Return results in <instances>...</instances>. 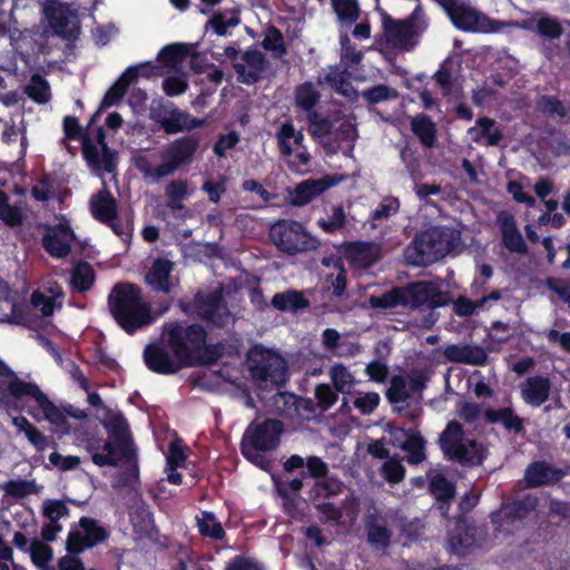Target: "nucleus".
Returning <instances> with one entry per match:
<instances>
[{
    "instance_id": "a211bd4d",
    "label": "nucleus",
    "mask_w": 570,
    "mask_h": 570,
    "mask_svg": "<svg viewBox=\"0 0 570 570\" xmlns=\"http://www.w3.org/2000/svg\"><path fill=\"white\" fill-rule=\"evenodd\" d=\"M564 475L563 469L557 468L546 460H535L525 468L523 481L527 489H537L556 485Z\"/></svg>"
},
{
    "instance_id": "37998d69",
    "label": "nucleus",
    "mask_w": 570,
    "mask_h": 570,
    "mask_svg": "<svg viewBox=\"0 0 570 570\" xmlns=\"http://www.w3.org/2000/svg\"><path fill=\"white\" fill-rule=\"evenodd\" d=\"M320 92L311 82L299 85L295 90V104L298 108L311 114L320 100Z\"/></svg>"
},
{
    "instance_id": "774afa93",
    "label": "nucleus",
    "mask_w": 570,
    "mask_h": 570,
    "mask_svg": "<svg viewBox=\"0 0 570 570\" xmlns=\"http://www.w3.org/2000/svg\"><path fill=\"white\" fill-rule=\"evenodd\" d=\"M546 286L570 306V281L559 277H549L546 281Z\"/></svg>"
},
{
    "instance_id": "2f4dec72",
    "label": "nucleus",
    "mask_w": 570,
    "mask_h": 570,
    "mask_svg": "<svg viewBox=\"0 0 570 570\" xmlns=\"http://www.w3.org/2000/svg\"><path fill=\"white\" fill-rule=\"evenodd\" d=\"M272 306L281 312H298L309 306L304 294L296 289L276 293L271 302Z\"/></svg>"
},
{
    "instance_id": "de8ad7c7",
    "label": "nucleus",
    "mask_w": 570,
    "mask_h": 570,
    "mask_svg": "<svg viewBox=\"0 0 570 570\" xmlns=\"http://www.w3.org/2000/svg\"><path fill=\"white\" fill-rule=\"evenodd\" d=\"M198 530L203 537L214 540H222L226 534L222 523L210 511L203 512V518L198 520Z\"/></svg>"
},
{
    "instance_id": "09e8293b",
    "label": "nucleus",
    "mask_w": 570,
    "mask_h": 570,
    "mask_svg": "<svg viewBox=\"0 0 570 570\" xmlns=\"http://www.w3.org/2000/svg\"><path fill=\"white\" fill-rule=\"evenodd\" d=\"M30 556L33 564L40 570H56L49 564L53 557L52 548L40 541H33L30 547Z\"/></svg>"
},
{
    "instance_id": "4be33fe9",
    "label": "nucleus",
    "mask_w": 570,
    "mask_h": 570,
    "mask_svg": "<svg viewBox=\"0 0 570 570\" xmlns=\"http://www.w3.org/2000/svg\"><path fill=\"white\" fill-rule=\"evenodd\" d=\"M75 233L68 224H57L42 236L41 244L45 250L55 258H65L71 252L70 240Z\"/></svg>"
},
{
    "instance_id": "ddd939ff",
    "label": "nucleus",
    "mask_w": 570,
    "mask_h": 570,
    "mask_svg": "<svg viewBox=\"0 0 570 570\" xmlns=\"http://www.w3.org/2000/svg\"><path fill=\"white\" fill-rule=\"evenodd\" d=\"M534 510V503L527 500L504 502L490 515L494 531L503 534H513L524 525V521Z\"/></svg>"
},
{
    "instance_id": "2eb2a0df",
    "label": "nucleus",
    "mask_w": 570,
    "mask_h": 570,
    "mask_svg": "<svg viewBox=\"0 0 570 570\" xmlns=\"http://www.w3.org/2000/svg\"><path fill=\"white\" fill-rule=\"evenodd\" d=\"M421 12L417 7L409 20H395L387 13L382 12L383 37L387 45L395 49L410 50L416 45L419 30L414 24V20Z\"/></svg>"
},
{
    "instance_id": "cd10ccee",
    "label": "nucleus",
    "mask_w": 570,
    "mask_h": 570,
    "mask_svg": "<svg viewBox=\"0 0 570 570\" xmlns=\"http://www.w3.org/2000/svg\"><path fill=\"white\" fill-rule=\"evenodd\" d=\"M483 419L487 424L500 423L505 431L514 434H520L524 431L523 419L511 406L497 410L488 407L483 411Z\"/></svg>"
},
{
    "instance_id": "72a5a7b5",
    "label": "nucleus",
    "mask_w": 570,
    "mask_h": 570,
    "mask_svg": "<svg viewBox=\"0 0 570 570\" xmlns=\"http://www.w3.org/2000/svg\"><path fill=\"white\" fill-rule=\"evenodd\" d=\"M12 424L18 429L19 432L26 435L29 443L35 446L37 452L42 453L50 445L49 439L31 422H29L26 416L19 415L13 417Z\"/></svg>"
},
{
    "instance_id": "9d476101",
    "label": "nucleus",
    "mask_w": 570,
    "mask_h": 570,
    "mask_svg": "<svg viewBox=\"0 0 570 570\" xmlns=\"http://www.w3.org/2000/svg\"><path fill=\"white\" fill-rule=\"evenodd\" d=\"M12 380L8 383V391L16 400H21L24 396L32 397L39 409L42 411L45 419L57 428V431L62 435L71 433V425L65 419L60 409L43 393L35 382H26L19 379L16 374L11 376Z\"/></svg>"
},
{
    "instance_id": "5fc2aeb1",
    "label": "nucleus",
    "mask_w": 570,
    "mask_h": 570,
    "mask_svg": "<svg viewBox=\"0 0 570 570\" xmlns=\"http://www.w3.org/2000/svg\"><path fill=\"white\" fill-rule=\"evenodd\" d=\"M476 125L480 127L479 136L487 139V146H497L503 138L502 131L495 127V121L489 117H479Z\"/></svg>"
},
{
    "instance_id": "c85d7f7f",
    "label": "nucleus",
    "mask_w": 570,
    "mask_h": 570,
    "mask_svg": "<svg viewBox=\"0 0 570 570\" xmlns=\"http://www.w3.org/2000/svg\"><path fill=\"white\" fill-rule=\"evenodd\" d=\"M92 217L99 223H108L118 214L116 198L107 189H101L94 194L89 202Z\"/></svg>"
},
{
    "instance_id": "4c0bfd02",
    "label": "nucleus",
    "mask_w": 570,
    "mask_h": 570,
    "mask_svg": "<svg viewBox=\"0 0 570 570\" xmlns=\"http://www.w3.org/2000/svg\"><path fill=\"white\" fill-rule=\"evenodd\" d=\"M224 351L223 343L207 344V341H205L203 346L194 354L187 367L214 365L223 357Z\"/></svg>"
},
{
    "instance_id": "6e6552de",
    "label": "nucleus",
    "mask_w": 570,
    "mask_h": 570,
    "mask_svg": "<svg viewBox=\"0 0 570 570\" xmlns=\"http://www.w3.org/2000/svg\"><path fill=\"white\" fill-rule=\"evenodd\" d=\"M269 238L275 247L287 255L315 250L320 246L316 237L296 220L279 219L269 228Z\"/></svg>"
},
{
    "instance_id": "dca6fc26",
    "label": "nucleus",
    "mask_w": 570,
    "mask_h": 570,
    "mask_svg": "<svg viewBox=\"0 0 570 570\" xmlns=\"http://www.w3.org/2000/svg\"><path fill=\"white\" fill-rule=\"evenodd\" d=\"M199 53L195 46L184 42H175L165 46L157 55L158 68L169 71H184L186 68L197 69L196 62Z\"/></svg>"
},
{
    "instance_id": "c9c22d12",
    "label": "nucleus",
    "mask_w": 570,
    "mask_h": 570,
    "mask_svg": "<svg viewBox=\"0 0 570 570\" xmlns=\"http://www.w3.org/2000/svg\"><path fill=\"white\" fill-rule=\"evenodd\" d=\"M0 489L4 492L6 497L19 500L31 494H39L42 490V485L37 484L36 480L19 478L0 484Z\"/></svg>"
},
{
    "instance_id": "864d4df0",
    "label": "nucleus",
    "mask_w": 570,
    "mask_h": 570,
    "mask_svg": "<svg viewBox=\"0 0 570 570\" xmlns=\"http://www.w3.org/2000/svg\"><path fill=\"white\" fill-rule=\"evenodd\" d=\"M347 219L342 206L333 207L332 214L327 218H320L317 226L327 234H335L346 226Z\"/></svg>"
},
{
    "instance_id": "c03bdc74",
    "label": "nucleus",
    "mask_w": 570,
    "mask_h": 570,
    "mask_svg": "<svg viewBox=\"0 0 570 570\" xmlns=\"http://www.w3.org/2000/svg\"><path fill=\"white\" fill-rule=\"evenodd\" d=\"M101 451L106 453H95L92 455V463L99 468L117 466L121 458V453L114 440H105L101 443Z\"/></svg>"
},
{
    "instance_id": "f704fd0d",
    "label": "nucleus",
    "mask_w": 570,
    "mask_h": 570,
    "mask_svg": "<svg viewBox=\"0 0 570 570\" xmlns=\"http://www.w3.org/2000/svg\"><path fill=\"white\" fill-rule=\"evenodd\" d=\"M411 129L424 147L432 148L435 145L436 126L429 115L421 114L414 117Z\"/></svg>"
},
{
    "instance_id": "7c9ffc66",
    "label": "nucleus",
    "mask_w": 570,
    "mask_h": 570,
    "mask_svg": "<svg viewBox=\"0 0 570 570\" xmlns=\"http://www.w3.org/2000/svg\"><path fill=\"white\" fill-rule=\"evenodd\" d=\"M275 137L277 140L278 151L282 158H289L293 156L291 139H293V142L298 147V149H303V147H305L303 145V132L301 130L296 131L293 122L289 120L281 125Z\"/></svg>"
},
{
    "instance_id": "20e7f679",
    "label": "nucleus",
    "mask_w": 570,
    "mask_h": 570,
    "mask_svg": "<svg viewBox=\"0 0 570 570\" xmlns=\"http://www.w3.org/2000/svg\"><path fill=\"white\" fill-rule=\"evenodd\" d=\"M444 458L463 468L482 465L488 456V449L474 439H466L463 425L450 421L439 438Z\"/></svg>"
},
{
    "instance_id": "bb28decb",
    "label": "nucleus",
    "mask_w": 570,
    "mask_h": 570,
    "mask_svg": "<svg viewBox=\"0 0 570 570\" xmlns=\"http://www.w3.org/2000/svg\"><path fill=\"white\" fill-rule=\"evenodd\" d=\"M171 272L173 263L169 259L157 258L145 275V282L154 292L169 294L173 288L169 279Z\"/></svg>"
},
{
    "instance_id": "49530a36",
    "label": "nucleus",
    "mask_w": 570,
    "mask_h": 570,
    "mask_svg": "<svg viewBox=\"0 0 570 570\" xmlns=\"http://www.w3.org/2000/svg\"><path fill=\"white\" fill-rule=\"evenodd\" d=\"M24 216L20 207L9 204L8 195L0 190V220L14 228L23 224Z\"/></svg>"
},
{
    "instance_id": "39448f33",
    "label": "nucleus",
    "mask_w": 570,
    "mask_h": 570,
    "mask_svg": "<svg viewBox=\"0 0 570 570\" xmlns=\"http://www.w3.org/2000/svg\"><path fill=\"white\" fill-rule=\"evenodd\" d=\"M208 333L203 325L185 321L165 323L163 338L173 355L186 367L194 354L207 341Z\"/></svg>"
},
{
    "instance_id": "4d7b16f0",
    "label": "nucleus",
    "mask_w": 570,
    "mask_h": 570,
    "mask_svg": "<svg viewBox=\"0 0 570 570\" xmlns=\"http://www.w3.org/2000/svg\"><path fill=\"white\" fill-rule=\"evenodd\" d=\"M306 118L308 131L312 136L323 138L332 132L333 122L328 118L322 117L317 111L307 114Z\"/></svg>"
},
{
    "instance_id": "bf43d9fd",
    "label": "nucleus",
    "mask_w": 570,
    "mask_h": 570,
    "mask_svg": "<svg viewBox=\"0 0 570 570\" xmlns=\"http://www.w3.org/2000/svg\"><path fill=\"white\" fill-rule=\"evenodd\" d=\"M342 492L341 483L334 480H318L311 491L313 500L330 499Z\"/></svg>"
},
{
    "instance_id": "f257e3e1",
    "label": "nucleus",
    "mask_w": 570,
    "mask_h": 570,
    "mask_svg": "<svg viewBox=\"0 0 570 570\" xmlns=\"http://www.w3.org/2000/svg\"><path fill=\"white\" fill-rule=\"evenodd\" d=\"M375 309H393L402 307L407 311H417L422 307L435 309L453 304V312L461 317L471 316L476 308L483 306L484 299L472 301L460 295L455 301L449 291H442L432 281H414L403 286H393L381 295H372L368 299Z\"/></svg>"
},
{
    "instance_id": "f3484780",
    "label": "nucleus",
    "mask_w": 570,
    "mask_h": 570,
    "mask_svg": "<svg viewBox=\"0 0 570 570\" xmlns=\"http://www.w3.org/2000/svg\"><path fill=\"white\" fill-rule=\"evenodd\" d=\"M101 425L107 431L109 439L114 440L117 444L121 458L126 462H136L137 450L125 415L121 412L111 414L108 419L101 421Z\"/></svg>"
},
{
    "instance_id": "393cba45",
    "label": "nucleus",
    "mask_w": 570,
    "mask_h": 570,
    "mask_svg": "<svg viewBox=\"0 0 570 570\" xmlns=\"http://www.w3.org/2000/svg\"><path fill=\"white\" fill-rule=\"evenodd\" d=\"M50 23L55 32L66 39H76L79 35V18L76 10L60 4L50 14Z\"/></svg>"
},
{
    "instance_id": "b1692460",
    "label": "nucleus",
    "mask_w": 570,
    "mask_h": 570,
    "mask_svg": "<svg viewBox=\"0 0 570 570\" xmlns=\"http://www.w3.org/2000/svg\"><path fill=\"white\" fill-rule=\"evenodd\" d=\"M552 383L548 376L532 375L521 384V397L523 402L532 407L544 404L551 394Z\"/></svg>"
},
{
    "instance_id": "a878e982",
    "label": "nucleus",
    "mask_w": 570,
    "mask_h": 570,
    "mask_svg": "<svg viewBox=\"0 0 570 570\" xmlns=\"http://www.w3.org/2000/svg\"><path fill=\"white\" fill-rule=\"evenodd\" d=\"M346 256L351 263L360 268H368L381 258V246L373 242L350 243Z\"/></svg>"
},
{
    "instance_id": "603ef678",
    "label": "nucleus",
    "mask_w": 570,
    "mask_h": 570,
    "mask_svg": "<svg viewBox=\"0 0 570 570\" xmlns=\"http://www.w3.org/2000/svg\"><path fill=\"white\" fill-rule=\"evenodd\" d=\"M166 196L168 198V207L171 209H180L181 202L188 196V184L186 180H171L166 186Z\"/></svg>"
},
{
    "instance_id": "3c124183",
    "label": "nucleus",
    "mask_w": 570,
    "mask_h": 570,
    "mask_svg": "<svg viewBox=\"0 0 570 570\" xmlns=\"http://www.w3.org/2000/svg\"><path fill=\"white\" fill-rule=\"evenodd\" d=\"M330 375L334 384V387L337 392H341L343 394L351 392L354 384V377L345 365H333L331 367Z\"/></svg>"
},
{
    "instance_id": "f8f14e48",
    "label": "nucleus",
    "mask_w": 570,
    "mask_h": 570,
    "mask_svg": "<svg viewBox=\"0 0 570 570\" xmlns=\"http://www.w3.org/2000/svg\"><path fill=\"white\" fill-rule=\"evenodd\" d=\"M150 119L159 124L168 135L200 128L205 125L204 119L193 117L189 112L179 109L171 101L159 102L156 106H151Z\"/></svg>"
},
{
    "instance_id": "aec40b11",
    "label": "nucleus",
    "mask_w": 570,
    "mask_h": 570,
    "mask_svg": "<svg viewBox=\"0 0 570 570\" xmlns=\"http://www.w3.org/2000/svg\"><path fill=\"white\" fill-rule=\"evenodd\" d=\"M163 75L164 73H120V77L104 95L97 111L91 116L89 120V126L95 125L106 109L118 105L127 94L130 85H132L139 77L150 78L151 76Z\"/></svg>"
},
{
    "instance_id": "0e129e2a",
    "label": "nucleus",
    "mask_w": 570,
    "mask_h": 570,
    "mask_svg": "<svg viewBox=\"0 0 570 570\" xmlns=\"http://www.w3.org/2000/svg\"><path fill=\"white\" fill-rule=\"evenodd\" d=\"M190 73H174V76L167 77L163 82V89L167 96H178L184 94L187 88L186 76Z\"/></svg>"
},
{
    "instance_id": "1a4fd4ad",
    "label": "nucleus",
    "mask_w": 570,
    "mask_h": 570,
    "mask_svg": "<svg viewBox=\"0 0 570 570\" xmlns=\"http://www.w3.org/2000/svg\"><path fill=\"white\" fill-rule=\"evenodd\" d=\"M283 431V423L276 419H265L261 423L252 422L240 441L243 456L250 462H256L258 459L256 452L272 451L278 446Z\"/></svg>"
},
{
    "instance_id": "ea45409f",
    "label": "nucleus",
    "mask_w": 570,
    "mask_h": 570,
    "mask_svg": "<svg viewBox=\"0 0 570 570\" xmlns=\"http://www.w3.org/2000/svg\"><path fill=\"white\" fill-rule=\"evenodd\" d=\"M429 491L438 502L449 504L455 497L456 488L444 474L436 473L429 482Z\"/></svg>"
},
{
    "instance_id": "4468645a",
    "label": "nucleus",
    "mask_w": 570,
    "mask_h": 570,
    "mask_svg": "<svg viewBox=\"0 0 570 570\" xmlns=\"http://www.w3.org/2000/svg\"><path fill=\"white\" fill-rule=\"evenodd\" d=\"M199 138L196 135H186L175 139L163 154V164L158 165L156 174L169 176L179 168L189 165L199 148Z\"/></svg>"
},
{
    "instance_id": "0eeeda50",
    "label": "nucleus",
    "mask_w": 570,
    "mask_h": 570,
    "mask_svg": "<svg viewBox=\"0 0 570 570\" xmlns=\"http://www.w3.org/2000/svg\"><path fill=\"white\" fill-rule=\"evenodd\" d=\"M179 307L185 314L195 315L218 328L226 326L230 316L222 287L207 292L198 291L193 299L180 301Z\"/></svg>"
},
{
    "instance_id": "338daca9",
    "label": "nucleus",
    "mask_w": 570,
    "mask_h": 570,
    "mask_svg": "<svg viewBox=\"0 0 570 570\" xmlns=\"http://www.w3.org/2000/svg\"><path fill=\"white\" fill-rule=\"evenodd\" d=\"M68 513L69 509L61 500H47L43 503L42 514L49 521L59 523V520Z\"/></svg>"
},
{
    "instance_id": "680f3d73",
    "label": "nucleus",
    "mask_w": 570,
    "mask_h": 570,
    "mask_svg": "<svg viewBox=\"0 0 570 570\" xmlns=\"http://www.w3.org/2000/svg\"><path fill=\"white\" fill-rule=\"evenodd\" d=\"M4 322L32 330L37 320L28 308L13 305L11 314L4 318Z\"/></svg>"
},
{
    "instance_id": "a18cd8bd",
    "label": "nucleus",
    "mask_w": 570,
    "mask_h": 570,
    "mask_svg": "<svg viewBox=\"0 0 570 570\" xmlns=\"http://www.w3.org/2000/svg\"><path fill=\"white\" fill-rule=\"evenodd\" d=\"M26 94L37 104H47L51 97L49 82L41 73H31L30 82L26 87Z\"/></svg>"
},
{
    "instance_id": "79ce46f5",
    "label": "nucleus",
    "mask_w": 570,
    "mask_h": 570,
    "mask_svg": "<svg viewBox=\"0 0 570 570\" xmlns=\"http://www.w3.org/2000/svg\"><path fill=\"white\" fill-rule=\"evenodd\" d=\"M79 527L89 543L90 548L106 541L109 538V531L99 524V521L90 517H81Z\"/></svg>"
},
{
    "instance_id": "052dcab7",
    "label": "nucleus",
    "mask_w": 570,
    "mask_h": 570,
    "mask_svg": "<svg viewBox=\"0 0 570 570\" xmlns=\"http://www.w3.org/2000/svg\"><path fill=\"white\" fill-rule=\"evenodd\" d=\"M315 399L321 411L326 412L336 403L338 395L337 391L333 390L331 385L322 383L315 387Z\"/></svg>"
},
{
    "instance_id": "c756f323",
    "label": "nucleus",
    "mask_w": 570,
    "mask_h": 570,
    "mask_svg": "<svg viewBox=\"0 0 570 570\" xmlns=\"http://www.w3.org/2000/svg\"><path fill=\"white\" fill-rule=\"evenodd\" d=\"M367 542L377 548L386 549L391 544L392 531L376 513H370L364 521Z\"/></svg>"
},
{
    "instance_id": "9b49d317",
    "label": "nucleus",
    "mask_w": 570,
    "mask_h": 570,
    "mask_svg": "<svg viewBox=\"0 0 570 570\" xmlns=\"http://www.w3.org/2000/svg\"><path fill=\"white\" fill-rule=\"evenodd\" d=\"M452 23L461 30L473 32L500 31L508 23L490 19L466 1H458L444 9Z\"/></svg>"
},
{
    "instance_id": "7ed1b4c3",
    "label": "nucleus",
    "mask_w": 570,
    "mask_h": 570,
    "mask_svg": "<svg viewBox=\"0 0 570 570\" xmlns=\"http://www.w3.org/2000/svg\"><path fill=\"white\" fill-rule=\"evenodd\" d=\"M459 238V233L449 227L431 226L419 230L403 250L404 263L412 267L431 266L453 250Z\"/></svg>"
},
{
    "instance_id": "6e6d98bb",
    "label": "nucleus",
    "mask_w": 570,
    "mask_h": 570,
    "mask_svg": "<svg viewBox=\"0 0 570 570\" xmlns=\"http://www.w3.org/2000/svg\"><path fill=\"white\" fill-rule=\"evenodd\" d=\"M538 108L542 114L550 117L564 118L568 115L564 104L556 96H541L538 99Z\"/></svg>"
},
{
    "instance_id": "58836bf2",
    "label": "nucleus",
    "mask_w": 570,
    "mask_h": 570,
    "mask_svg": "<svg viewBox=\"0 0 570 570\" xmlns=\"http://www.w3.org/2000/svg\"><path fill=\"white\" fill-rule=\"evenodd\" d=\"M95 279V271L86 261L78 262L71 271L70 284L80 293L88 292L92 287Z\"/></svg>"
},
{
    "instance_id": "69168bd1",
    "label": "nucleus",
    "mask_w": 570,
    "mask_h": 570,
    "mask_svg": "<svg viewBox=\"0 0 570 570\" xmlns=\"http://www.w3.org/2000/svg\"><path fill=\"white\" fill-rule=\"evenodd\" d=\"M262 45L264 49L271 51L274 57H281L285 52L283 36L275 28L268 29Z\"/></svg>"
},
{
    "instance_id": "13d9d810",
    "label": "nucleus",
    "mask_w": 570,
    "mask_h": 570,
    "mask_svg": "<svg viewBox=\"0 0 570 570\" xmlns=\"http://www.w3.org/2000/svg\"><path fill=\"white\" fill-rule=\"evenodd\" d=\"M383 478L391 484H397L405 478V468L397 458H389L381 469Z\"/></svg>"
},
{
    "instance_id": "a19ab883",
    "label": "nucleus",
    "mask_w": 570,
    "mask_h": 570,
    "mask_svg": "<svg viewBox=\"0 0 570 570\" xmlns=\"http://www.w3.org/2000/svg\"><path fill=\"white\" fill-rule=\"evenodd\" d=\"M333 11L338 22L343 26H352L361 16L358 0H331Z\"/></svg>"
},
{
    "instance_id": "f03ea898",
    "label": "nucleus",
    "mask_w": 570,
    "mask_h": 570,
    "mask_svg": "<svg viewBox=\"0 0 570 570\" xmlns=\"http://www.w3.org/2000/svg\"><path fill=\"white\" fill-rule=\"evenodd\" d=\"M107 306L116 324L129 335L155 322L151 306L142 289L130 282L116 283L107 297Z\"/></svg>"
},
{
    "instance_id": "6ab92c4d",
    "label": "nucleus",
    "mask_w": 570,
    "mask_h": 570,
    "mask_svg": "<svg viewBox=\"0 0 570 570\" xmlns=\"http://www.w3.org/2000/svg\"><path fill=\"white\" fill-rule=\"evenodd\" d=\"M340 181L341 178L337 175H325L321 178L303 180L295 186L291 204L297 207L305 206Z\"/></svg>"
},
{
    "instance_id": "8fccbe9b",
    "label": "nucleus",
    "mask_w": 570,
    "mask_h": 570,
    "mask_svg": "<svg viewBox=\"0 0 570 570\" xmlns=\"http://www.w3.org/2000/svg\"><path fill=\"white\" fill-rule=\"evenodd\" d=\"M386 399L391 404L404 403L410 399L406 380L402 375H394L386 390Z\"/></svg>"
},
{
    "instance_id": "412c9836",
    "label": "nucleus",
    "mask_w": 570,
    "mask_h": 570,
    "mask_svg": "<svg viewBox=\"0 0 570 570\" xmlns=\"http://www.w3.org/2000/svg\"><path fill=\"white\" fill-rule=\"evenodd\" d=\"M144 362L149 371L161 375H171L186 367L166 347L156 343L145 347Z\"/></svg>"
},
{
    "instance_id": "423d86ee",
    "label": "nucleus",
    "mask_w": 570,
    "mask_h": 570,
    "mask_svg": "<svg viewBox=\"0 0 570 570\" xmlns=\"http://www.w3.org/2000/svg\"><path fill=\"white\" fill-rule=\"evenodd\" d=\"M247 362L249 375L254 381L271 384L272 387H281L286 384L288 366L278 352L256 345L248 352Z\"/></svg>"
},
{
    "instance_id": "e2e57ef3",
    "label": "nucleus",
    "mask_w": 570,
    "mask_h": 570,
    "mask_svg": "<svg viewBox=\"0 0 570 570\" xmlns=\"http://www.w3.org/2000/svg\"><path fill=\"white\" fill-rule=\"evenodd\" d=\"M239 134L232 130L227 134H220L213 146V151L217 157H224L227 150H230L239 142Z\"/></svg>"
},
{
    "instance_id": "5701e85b",
    "label": "nucleus",
    "mask_w": 570,
    "mask_h": 570,
    "mask_svg": "<svg viewBox=\"0 0 570 570\" xmlns=\"http://www.w3.org/2000/svg\"><path fill=\"white\" fill-rule=\"evenodd\" d=\"M497 223L503 246L511 253L525 255L529 247L517 227L514 216L507 210H502L497 216Z\"/></svg>"
},
{
    "instance_id": "473e14b6",
    "label": "nucleus",
    "mask_w": 570,
    "mask_h": 570,
    "mask_svg": "<svg viewBox=\"0 0 570 570\" xmlns=\"http://www.w3.org/2000/svg\"><path fill=\"white\" fill-rule=\"evenodd\" d=\"M524 27L535 30L540 37L550 40L559 39L563 33V29L557 19L539 13L525 21Z\"/></svg>"
},
{
    "instance_id": "e433bc0d",
    "label": "nucleus",
    "mask_w": 570,
    "mask_h": 570,
    "mask_svg": "<svg viewBox=\"0 0 570 570\" xmlns=\"http://www.w3.org/2000/svg\"><path fill=\"white\" fill-rule=\"evenodd\" d=\"M426 441L417 429L410 432L407 440L402 445L403 451L407 453L406 461L411 465H417L426 459Z\"/></svg>"
}]
</instances>
